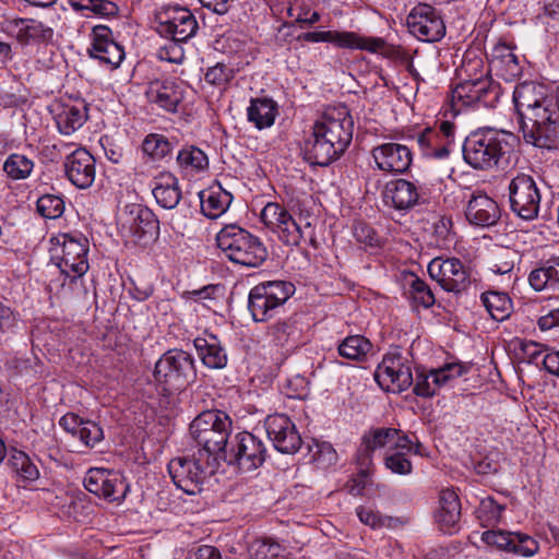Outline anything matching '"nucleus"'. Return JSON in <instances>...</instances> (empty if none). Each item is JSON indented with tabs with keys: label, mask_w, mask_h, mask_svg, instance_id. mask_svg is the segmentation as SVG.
I'll use <instances>...</instances> for the list:
<instances>
[{
	"label": "nucleus",
	"mask_w": 559,
	"mask_h": 559,
	"mask_svg": "<svg viewBox=\"0 0 559 559\" xmlns=\"http://www.w3.org/2000/svg\"><path fill=\"white\" fill-rule=\"evenodd\" d=\"M354 122L346 107L326 110L312 128V138L306 143L307 159L328 166L336 160L353 139Z\"/></svg>",
	"instance_id": "1"
},
{
	"label": "nucleus",
	"mask_w": 559,
	"mask_h": 559,
	"mask_svg": "<svg viewBox=\"0 0 559 559\" xmlns=\"http://www.w3.org/2000/svg\"><path fill=\"white\" fill-rule=\"evenodd\" d=\"M515 141L513 133L503 130H476L466 136L463 143L464 160L474 169H491L513 150Z\"/></svg>",
	"instance_id": "2"
},
{
	"label": "nucleus",
	"mask_w": 559,
	"mask_h": 559,
	"mask_svg": "<svg viewBox=\"0 0 559 559\" xmlns=\"http://www.w3.org/2000/svg\"><path fill=\"white\" fill-rule=\"evenodd\" d=\"M231 431L230 417L218 409L200 413L190 424L191 439L198 447L197 452L207 455L219 464L229 444Z\"/></svg>",
	"instance_id": "3"
},
{
	"label": "nucleus",
	"mask_w": 559,
	"mask_h": 559,
	"mask_svg": "<svg viewBox=\"0 0 559 559\" xmlns=\"http://www.w3.org/2000/svg\"><path fill=\"white\" fill-rule=\"evenodd\" d=\"M216 243L228 260L247 267H259L269 255L261 239L238 225L222 228Z\"/></svg>",
	"instance_id": "4"
},
{
	"label": "nucleus",
	"mask_w": 559,
	"mask_h": 559,
	"mask_svg": "<svg viewBox=\"0 0 559 559\" xmlns=\"http://www.w3.org/2000/svg\"><path fill=\"white\" fill-rule=\"evenodd\" d=\"M526 143L547 150H559V103L550 98L545 105L519 118Z\"/></svg>",
	"instance_id": "5"
},
{
	"label": "nucleus",
	"mask_w": 559,
	"mask_h": 559,
	"mask_svg": "<svg viewBox=\"0 0 559 559\" xmlns=\"http://www.w3.org/2000/svg\"><path fill=\"white\" fill-rule=\"evenodd\" d=\"M211 456H203L197 451L191 456H179L168 463V473L174 484L188 495H197L202 491L203 485L218 468Z\"/></svg>",
	"instance_id": "6"
},
{
	"label": "nucleus",
	"mask_w": 559,
	"mask_h": 559,
	"mask_svg": "<svg viewBox=\"0 0 559 559\" xmlns=\"http://www.w3.org/2000/svg\"><path fill=\"white\" fill-rule=\"evenodd\" d=\"M197 370L191 354L182 349H169L156 361L155 381L164 391H180L194 382Z\"/></svg>",
	"instance_id": "7"
},
{
	"label": "nucleus",
	"mask_w": 559,
	"mask_h": 559,
	"mask_svg": "<svg viewBox=\"0 0 559 559\" xmlns=\"http://www.w3.org/2000/svg\"><path fill=\"white\" fill-rule=\"evenodd\" d=\"M294 294L295 286L288 281H267L252 287L248 297V309L253 321H269Z\"/></svg>",
	"instance_id": "8"
},
{
	"label": "nucleus",
	"mask_w": 559,
	"mask_h": 559,
	"mask_svg": "<svg viewBox=\"0 0 559 559\" xmlns=\"http://www.w3.org/2000/svg\"><path fill=\"white\" fill-rule=\"evenodd\" d=\"M87 252L88 241L85 237L61 235L51 249V261L64 275V281L69 280L71 285H75L88 270Z\"/></svg>",
	"instance_id": "9"
},
{
	"label": "nucleus",
	"mask_w": 559,
	"mask_h": 559,
	"mask_svg": "<svg viewBox=\"0 0 559 559\" xmlns=\"http://www.w3.org/2000/svg\"><path fill=\"white\" fill-rule=\"evenodd\" d=\"M499 97L496 84L481 73L480 76L468 79L459 83L451 92V107L459 114L463 109L473 106H492Z\"/></svg>",
	"instance_id": "10"
},
{
	"label": "nucleus",
	"mask_w": 559,
	"mask_h": 559,
	"mask_svg": "<svg viewBox=\"0 0 559 559\" xmlns=\"http://www.w3.org/2000/svg\"><path fill=\"white\" fill-rule=\"evenodd\" d=\"M266 457V448L263 441L251 432L237 433L228 444L223 461L236 465L242 472H250L260 467Z\"/></svg>",
	"instance_id": "11"
},
{
	"label": "nucleus",
	"mask_w": 559,
	"mask_h": 559,
	"mask_svg": "<svg viewBox=\"0 0 559 559\" xmlns=\"http://www.w3.org/2000/svg\"><path fill=\"white\" fill-rule=\"evenodd\" d=\"M157 33L175 43L187 41L194 36L198 22L192 12L178 5H165L155 13Z\"/></svg>",
	"instance_id": "12"
},
{
	"label": "nucleus",
	"mask_w": 559,
	"mask_h": 559,
	"mask_svg": "<svg viewBox=\"0 0 559 559\" xmlns=\"http://www.w3.org/2000/svg\"><path fill=\"white\" fill-rule=\"evenodd\" d=\"M508 190L511 211L522 219H535L542 199L535 179L531 175L519 173L511 179Z\"/></svg>",
	"instance_id": "13"
},
{
	"label": "nucleus",
	"mask_w": 559,
	"mask_h": 559,
	"mask_svg": "<svg viewBox=\"0 0 559 559\" xmlns=\"http://www.w3.org/2000/svg\"><path fill=\"white\" fill-rule=\"evenodd\" d=\"M374 380L386 392L407 390L414 382L409 361L400 352L388 353L376 369Z\"/></svg>",
	"instance_id": "14"
},
{
	"label": "nucleus",
	"mask_w": 559,
	"mask_h": 559,
	"mask_svg": "<svg viewBox=\"0 0 559 559\" xmlns=\"http://www.w3.org/2000/svg\"><path fill=\"white\" fill-rule=\"evenodd\" d=\"M430 277L447 292L461 294L472 284L468 270L457 258L437 257L428 264Z\"/></svg>",
	"instance_id": "15"
},
{
	"label": "nucleus",
	"mask_w": 559,
	"mask_h": 559,
	"mask_svg": "<svg viewBox=\"0 0 559 559\" xmlns=\"http://www.w3.org/2000/svg\"><path fill=\"white\" fill-rule=\"evenodd\" d=\"M84 487L91 493L109 502L121 503L130 489L126 478L115 471L91 468L84 478Z\"/></svg>",
	"instance_id": "16"
},
{
	"label": "nucleus",
	"mask_w": 559,
	"mask_h": 559,
	"mask_svg": "<svg viewBox=\"0 0 559 559\" xmlns=\"http://www.w3.org/2000/svg\"><path fill=\"white\" fill-rule=\"evenodd\" d=\"M122 235L133 242L152 238L158 229L155 214L140 204L127 205L119 216Z\"/></svg>",
	"instance_id": "17"
},
{
	"label": "nucleus",
	"mask_w": 559,
	"mask_h": 559,
	"mask_svg": "<svg viewBox=\"0 0 559 559\" xmlns=\"http://www.w3.org/2000/svg\"><path fill=\"white\" fill-rule=\"evenodd\" d=\"M409 32L421 41L435 43L445 35V25L439 12L431 5H416L407 15Z\"/></svg>",
	"instance_id": "18"
},
{
	"label": "nucleus",
	"mask_w": 559,
	"mask_h": 559,
	"mask_svg": "<svg viewBox=\"0 0 559 559\" xmlns=\"http://www.w3.org/2000/svg\"><path fill=\"white\" fill-rule=\"evenodd\" d=\"M300 39L310 43H332L338 48L359 49L372 53L385 48V41L381 37H365L355 32L318 31L302 34Z\"/></svg>",
	"instance_id": "19"
},
{
	"label": "nucleus",
	"mask_w": 559,
	"mask_h": 559,
	"mask_svg": "<svg viewBox=\"0 0 559 559\" xmlns=\"http://www.w3.org/2000/svg\"><path fill=\"white\" fill-rule=\"evenodd\" d=\"M267 438L274 448L285 454L296 453L302 443L294 421L285 414L269 415L264 420Z\"/></svg>",
	"instance_id": "20"
},
{
	"label": "nucleus",
	"mask_w": 559,
	"mask_h": 559,
	"mask_svg": "<svg viewBox=\"0 0 559 559\" xmlns=\"http://www.w3.org/2000/svg\"><path fill=\"white\" fill-rule=\"evenodd\" d=\"M383 201L399 211H409L426 201L424 189L406 179H394L385 183Z\"/></svg>",
	"instance_id": "21"
},
{
	"label": "nucleus",
	"mask_w": 559,
	"mask_h": 559,
	"mask_svg": "<svg viewBox=\"0 0 559 559\" xmlns=\"http://www.w3.org/2000/svg\"><path fill=\"white\" fill-rule=\"evenodd\" d=\"M68 180L78 189L90 188L96 176V160L85 148H78L63 163Z\"/></svg>",
	"instance_id": "22"
},
{
	"label": "nucleus",
	"mask_w": 559,
	"mask_h": 559,
	"mask_svg": "<svg viewBox=\"0 0 559 559\" xmlns=\"http://www.w3.org/2000/svg\"><path fill=\"white\" fill-rule=\"evenodd\" d=\"M93 43L88 49L91 58L106 64L110 70L120 66L124 58L122 46L111 39V31L105 25L93 27Z\"/></svg>",
	"instance_id": "23"
},
{
	"label": "nucleus",
	"mask_w": 559,
	"mask_h": 559,
	"mask_svg": "<svg viewBox=\"0 0 559 559\" xmlns=\"http://www.w3.org/2000/svg\"><path fill=\"white\" fill-rule=\"evenodd\" d=\"M371 155L377 168L386 173H405L413 162V154L408 146L395 142L374 146Z\"/></svg>",
	"instance_id": "24"
},
{
	"label": "nucleus",
	"mask_w": 559,
	"mask_h": 559,
	"mask_svg": "<svg viewBox=\"0 0 559 559\" xmlns=\"http://www.w3.org/2000/svg\"><path fill=\"white\" fill-rule=\"evenodd\" d=\"M550 98H556L550 88L534 81L519 83L513 92V102L519 118L533 109L545 105Z\"/></svg>",
	"instance_id": "25"
},
{
	"label": "nucleus",
	"mask_w": 559,
	"mask_h": 559,
	"mask_svg": "<svg viewBox=\"0 0 559 559\" xmlns=\"http://www.w3.org/2000/svg\"><path fill=\"white\" fill-rule=\"evenodd\" d=\"M399 435L396 428H372L361 438V448L358 451L357 464L361 472H367L372 465V454L377 449L392 447V442Z\"/></svg>",
	"instance_id": "26"
},
{
	"label": "nucleus",
	"mask_w": 559,
	"mask_h": 559,
	"mask_svg": "<svg viewBox=\"0 0 559 559\" xmlns=\"http://www.w3.org/2000/svg\"><path fill=\"white\" fill-rule=\"evenodd\" d=\"M466 219L480 227H490L497 224L501 216L497 202L485 193H474L469 199L466 210Z\"/></svg>",
	"instance_id": "27"
},
{
	"label": "nucleus",
	"mask_w": 559,
	"mask_h": 559,
	"mask_svg": "<svg viewBox=\"0 0 559 559\" xmlns=\"http://www.w3.org/2000/svg\"><path fill=\"white\" fill-rule=\"evenodd\" d=\"M489 68L490 71H495L496 75L506 81H513L522 73V67L518 56L513 52V49L506 44H499L492 48Z\"/></svg>",
	"instance_id": "28"
},
{
	"label": "nucleus",
	"mask_w": 559,
	"mask_h": 559,
	"mask_svg": "<svg viewBox=\"0 0 559 559\" xmlns=\"http://www.w3.org/2000/svg\"><path fill=\"white\" fill-rule=\"evenodd\" d=\"M146 96L152 104L168 112H177L178 106L182 100V92L179 85L168 80L151 82Z\"/></svg>",
	"instance_id": "29"
},
{
	"label": "nucleus",
	"mask_w": 559,
	"mask_h": 559,
	"mask_svg": "<svg viewBox=\"0 0 559 559\" xmlns=\"http://www.w3.org/2000/svg\"><path fill=\"white\" fill-rule=\"evenodd\" d=\"M152 193L156 202L167 210L175 209L181 199L179 181L171 173H160L154 178Z\"/></svg>",
	"instance_id": "30"
},
{
	"label": "nucleus",
	"mask_w": 559,
	"mask_h": 559,
	"mask_svg": "<svg viewBox=\"0 0 559 559\" xmlns=\"http://www.w3.org/2000/svg\"><path fill=\"white\" fill-rule=\"evenodd\" d=\"M198 356L210 369H223L227 365V353L214 334L193 341Z\"/></svg>",
	"instance_id": "31"
},
{
	"label": "nucleus",
	"mask_w": 559,
	"mask_h": 559,
	"mask_svg": "<svg viewBox=\"0 0 559 559\" xmlns=\"http://www.w3.org/2000/svg\"><path fill=\"white\" fill-rule=\"evenodd\" d=\"M461 518V503L459 496L452 489H444L440 492L439 507L435 519L442 531L451 532Z\"/></svg>",
	"instance_id": "32"
},
{
	"label": "nucleus",
	"mask_w": 559,
	"mask_h": 559,
	"mask_svg": "<svg viewBox=\"0 0 559 559\" xmlns=\"http://www.w3.org/2000/svg\"><path fill=\"white\" fill-rule=\"evenodd\" d=\"M528 282L536 292L557 289L559 287V257H551L542 262L530 273Z\"/></svg>",
	"instance_id": "33"
},
{
	"label": "nucleus",
	"mask_w": 559,
	"mask_h": 559,
	"mask_svg": "<svg viewBox=\"0 0 559 559\" xmlns=\"http://www.w3.org/2000/svg\"><path fill=\"white\" fill-rule=\"evenodd\" d=\"M277 114V104L267 97L252 98L247 108L248 121L259 130L273 126Z\"/></svg>",
	"instance_id": "34"
},
{
	"label": "nucleus",
	"mask_w": 559,
	"mask_h": 559,
	"mask_svg": "<svg viewBox=\"0 0 559 559\" xmlns=\"http://www.w3.org/2000/svg\"><path fill=\"white\" fill-rule=\"evenodd\" d=\"M87 119L84 104H62L56 115V123L60 133L70 135L79 130Z\"/></svg>",
	"instance_id": "35"
},
{
	"label": "nucleus",
	"mask_w": 559,
	"mask_h": 559,
	"mask_svg": "<svg viewBox=\"0 0 559 559\" xmlns=\"http://www.w3.org/2000/svg\"><path fill=\"white\" fill-rule=\"evenodd\" d=\"M199 197L202 213L211 219L223 215L233 201V195L222 187L203 190Z\"/></svg>",
	"instance_id": "36"
},
{
	"label": "nucleus",
	"mask_w": 559,
	"mask_h": 559,
	"mask_svg": "<svg viewBox=\"0 0 559 559\" xmlns=\"http://www.w3.org/2000/svg\"><path fill=\"white\" fill-rule=\"evenodd\" d=\"M15 25L19 28L16 40L24 46L32 43H48L53 37L52 28L36 20L20 19L15 21Z\"/></svg>",
	"instance_id": "37"
},
{
	"label": "nucleus",
	"mask_w": 559,
	"mask_h": 559,
	"mask_svg": "<svg viewBox=\"0 0 559 559\" xmlns=\"http://www.w3.org/2000/svg\"><path fill=\"white\" fill-rule=\"evenodd\" d=\"M270 342L277 347L295 346L300 336V329L297 326V320L290 317L284 321H278L267 328Z\"/></svg>",
	"instance_id": "38"
},
{
	"label": "nucleus",
	"mask_w": 559,
	"mask_h": 559,
	"mask_svg": "<svg viewBox=\"0 0 559 559\" xmlns=\"http://www.w3.org/2000/svg\"><path fill=\"white\" fill-rule=\"evenodd\" d=\"M372 343L360 334L346 336L337 346V353L341 357L362 362L366 361L368 354L372 350Z\"/></svg>",
	"instance_id": "39"
},
{
	"label": "nucleus",
	"mask_w": 559,
	"mask_h": 559,
	"mask_svg": "<svg viewBox=\"0 0 559 559\" xmlns=\"http://www.w3.org/2000/svg\"><path fill=\"white\" fill-rule=\"evenodd\" d=\"M421 154L427 158L443 159L450 154V145L442 141L436 130L427 128L417 138Z\"/></svg>",
	"instance_id": "40"
},
{
	"label": "nucleus",
	"mask_w": 559,
	"mask_h": 559,
	"mask_svg": "<svg viewBox=\"0 0 559 559\" xmlns=\"http://www.w3.org/2000/svg\"><path fill=\"white\" fill-rule=\"evenodd\" d=\"M307 229H311L310 222L306 221L305 224H301L287 212L274 231L278 234L284 243L298 246Z\"/></svg>",
	"instance_id": "41"
},
{
	"label": "nucleus",
	"mask_w": 559,
	"mask_h": 559,
	"mask_svg": "<svg viewBox=\"0 0 559 559\" xmlns=\"http://www.w3.org/2000/svg\"><path fill=\"white\" fill-rule=\"evenodd\" d=\"M480 299L493 320L503 321L511 314L512 301L506 293L486 292L481 294Z\"/></svg>",
	"instance_id": "42"
},
{
	"label": "nucleus",
	"mask_w": 559,
	"mask_h": 559,
	"mask_svg": "<svg viewBox=\"0 0 559 559\" xmlns=\"http://www.w3.org/2000/svg\"><path fill=\"white\" fill-rule=\"evenodd\" d=\"M9 465L23 481H35L39 477L38 467L23 451L12 449L9 455Z\"/></svg>",
	"instance_id": "43"
},
{
	"label": "nucleus",
	"mask_w": 559,
	"mask_h": 559,
	"mask_svg": "<svg viewBox=\"0 0 559 559\" xmlns=\"http://www.w3.org/2000/svg\"><path fill=\"white\" fill-rule=\"evenodd\" d=\"M34 167V160L20 153L10 154L3 163V171L11 180H24L28 178Z\"/></svg>",
	"instance_id": "44"
},
{
	"label": "nucleus",
	"mask_w": 559,
	"mask_h": 559,
	"mask_svg": "<svg viewBox=\"0 0 559 559\" xmlns=\"http://www.w3.org/2000/svg\"><path fill=\"white\" fill-rule=\"evenodd\" d=\"M142 151L152 162H158L170 156L173 144L165 135L151 133L144 138Z\"/></svg>",
	"instance_id": "45"
},
{
	"label": "nucleus",
	"mask_w": 559,
	"mask_h": 559,
	"mask_svg": "<svg viewBox=\"0 0 559 559\" xmlns=\"http://www.w3.org/2000/svg\"><path fill=\"white\" fill-rule=\"evenodd\" d=\"M356 514L362 524L371 527L372 530H380L383 527L393 528L400 523L399 519L382 515L372 507L360 506L356 509Z\"/></svg>",
	"instance_id": "46"
},
{
	"label": "nucleus",
	"mask_w": 559,
	"mask_h": 559,
	"mask_svg": "<svg viewBox=\"0 0 559 559\" xmlns=\"http://www.w3.org/2000/svg\"><path fill=\"white\" fill-rule=\"evenodd\" d=\"M445 384V376L439 373L437 369L430 370L429 373H418L414 385V393L421 397H431L437 390Z\"/></svg>",
	"instance_id": "47"
},
{
	"label": "nucleus",
	"mask_w": 559,
	"mask_h": 559,
	"mask_svg": "<svg viewBox=\"0 0 559 559\" xmlns=\"http://www.w3.org/2000/svg\"><path fill=\"white\" fill-rule=\"evenodd\" d=\"M179 166L187 170L200 171L209 166L205 153L195 146L183 147L177 156Z\"/></svg>",
	"instance_id": "48"
},
{
	"label": "nucleus",
	"mask_w": 559,
	"mask_h": 559,
	"mask_svg": "<svg viewBox=\"0 0 559 559\" xmlns=\"http://www.w3.org/2000/svg\"><path fill=\"white\" fill-rule=\"evenodd\" d=\"M409 295L416 305H420L424 308H430L436 302L435 295L429 285L415 274L409 276Z\"/></svg>",
	"instance_id": "49"
},
{
	"label": "nucleus",
	"mask_w": 559,
	"mask_h": 559,
	"mask_svg": "<svg viewBox=\"0 0 559 559\" xmlns=\"http://www.w3.org/2000/svg\"><path fill=\"white\" fill-rule=\"evenodd\" d=\"M37 212L45 218L55 219L64 212V201L59 195L44 194L36 203Z\"/></svg>",
	"instance_id": "50"
},
{
	"label": "nucleus",
	"mask_w": 559,
	"mask_h": 559,
	"mask_svg": "<svg viewBox=\"0 0 559 559\" xmlns=\"http://www.w3.org/2000/svg\"><path fill=\"white\" fill-rule=\"evenodd\" d=\"M383 462L385 468L400 476L409 475L413 471V464L407 457L406 452L388 450Z\"/></svg>",
	"instance_id": "51"
},
{
	"label": "nucleus",
	"mask_w": 559,
	"mask_h": 559,
	"mask_svg": "<svg viewBox=\"0 0 559 559\" xmlns=\"http://www.w3.org/2000/svg\"><path fill=\"white\" fill-rule=\"evenodd\" d=\"M538 550L539 544L535 538L524 533L514 532L509 552L522 557H533Z\"/></svg>",
	"instance_id": "52"
},
{
	"label": "nucleus",
	"mask_w": 559,
	"mask_h": 559,
	"mask_svg": "<svg viewBox=\"0 0 559 559\" xmlns=\"http://www.w3.org/2000/svg\"><path fill=\"white\" fill-rule=\"evenodd\" d=\"M514 532L490 530L483 533L481 540L489 546L497 547L499 550L509 552Z\"/></svg>",
	"instance_id": "53"
},
{
	"label": "nucleus",
	"mask_w": 559,
	"mask_h": 559,
	"mask_svg": "<svg viewBox=\"0 0 559 559\" xmlns=\"http://www.w3.org/2000/svg\"><path fill=\"white\" fill-rule=\"evenodd\" d=\"M78 437L86 447L93 448L103 440L104 432L102 427L95 421L84 420L79 429Z\"/></svg>",
	"instance_id": "54"
},
{
	"label": "nucleus",
	"mask_w": 559,
	"mask_h": 559,
	"mask_svg": "<svg viewBox=\"0 0 559 559\" xmlns=\"http://www.w3.org/2000/svg\"><path fill=\"white\" fill-rule=\"evenodd\" d=\"M234 78L233 69L226 64L218 62L215 66L207 69L205 73V81L214 86H224Z\"/></svg>",
	"instance_id": "55"
},
{
	"label": "nucleus",
	"mask_w": 559,
	"mask_h": 559,
	"mask_svg": "<svg viewBox=\"0 0 559 559\" xmlns=\"http://www.w3.org/2000/svg\"><path fill=\"white\" fill-rule=\"evenodd\" d=\"M287 211L278 203H267L261 212L262 222L275 230Z\"/></svg>",
	"instance_id": "56"
},
{
	"label": "nucleus",
	"mask_w": 559,
	"mask_h": 559,
	"mask_svg": "<svg viewBox=\"0 0 559 559\" xmlns=\"http://www.w3.org/2000/svg\"><path fill=\"white\" fill-rule=\"evenodd\" d=\"M504 509V506L499 504L491 498L483 500L478 511L479 518L481 519L483 514H487V521L492 523L499 522Z\"/></svg>",
	"instance_id": "57"
},
{
	"label": "nucleus",
	"mask_w": 559,
	"mask_h": 559,
	"mask_svg": "<svg viewBox=\"0 0 559 559\" xmlns=\"http://www.w3.org/2000/svg\"><path fill=\"white\" fill-rule=\"evenodd\" d=\"M354 235L358 241L369 246H376L378 242L377 234L366 224H357L354 228Z\"/></svg>",
	"instance_id": "58"
},
{
	"label": "nucleus",
	"mask_w": 559,
	"mask_h": 559,
	"mask_svg": "<svg viewBox=\"0 0 559 559\" xmlns=\"http://www.w3.org/2000/svg\"><path fill=\"white\" fill-rule=\"evenodd\" d=\"M83 421L84 420L79 415L74 413H68L60 418L59 425L66 431L72 433L73 436H78L79 429L81 428Z\"/></svg>",
	"instance_id": "59"
},
{
	"label": "nucleus",
	"mask_w": 559,
	"mask_h": 559,
	"mask_svg": "<svg viewBox=\"0 0 559 559\" xmlns=\"http://www.w3.org/2000/svg\"><path fill=\"white\" fill-rule=\"evenodd\" d=\"M91 11L100 16H114L118 13V5L109 0H94Z\"/></svg>",
	"instance_id": "60"
},
{
	"label": "nucleus",
	"mask_w": 559,
	"mask_h": 559,
	"mask_svg": "<svg viewBox=\"0 0 559 559\" xmlns=\"http://www.w3.org/2000/svg\"><path fill=\"white\" fill-rule=\"evenodd\" d=\"M158 57L162 60L179 63L183 59V52L174 41L168 47L162 48L158 52Z\"/></svg>",
	"instance_id": "61"
},
{
	"label": "nucleus",
	"mask_w": 559,
	"mask_h": 559,
	"mask_svg": "<svg viewBox=\"0 0 559 559\" xmlns=\"http://www.w3.org/2000/svg\"><path fill=\"white\" fill-rule=\"evenodd\" d=\"M413 449V440L408 435L404 433L399 429V435H396L395 439L392 442V447L389 450L391 451H402L406 452L408 455Z\"/></svg>",
	"instance_id": "62"
},
{
	"label": "nucleus",
	"mask_w": 559,
	"mask_h": 559,
	"mask_svg": "<svg viewBox=\"0 0 559 559\" xmlns=\"http://www.w3.org/2000/svg\"><path fill=\"white\" fill-rule=\"evenodd\" d=\"M537 325L542 331H548L559 326V307L550 310L547 314L542 316Z\"/></svg>",
	"instance_id": "63"
},
{
	"label": "nucleus",
	"mask_w": 559,
	"mask_h": 559,
	"mask_svg": "<svg viewBox=\"0 0 559 559\" xmlns=\"http://www.w3.org/2000/svg\"><path fill=\"white\" fill-rule=\"evenodd\" d=\"M544 368L551 374L559 377V352H552L545 355L543 359Z\"/></svg>",
	"instance_id": "64"
}]
</instances>
